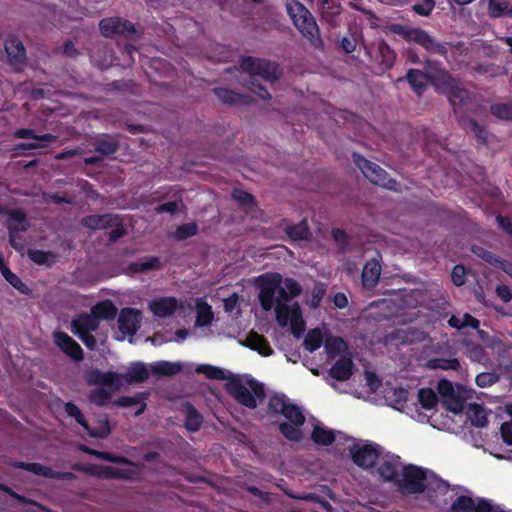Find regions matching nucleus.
<instances>
[{"mask_svg":"<svg viewBox=\"0 0 512 512\" xmlns=\"http://www.w3.org/2000/svg\"><path fill=\"white\" fill-rule=\"evenodd\" d=\"M212 91L222 104L228 106L248 104L251 101L249 95L237 93L225 87H215Z\"/></svg>","mask_w":512,"mask_h":512,"instance_id":"4be33fe9","label":"nucleus"},{"mask_svg":"<svg viewBox=\"0 0 512 512\" xmlns=\"http://www.w3.org/2000/svg\"><path fill=\"white\" fill-rule=\"evenodd\" d=\"M284 231L293 241L308 240L311 236L310 229L305 219L297 224L287 225Z\"/></svg>","mask_w":512,"mask_h":512,"instance_id":"f704fd0d","label":"nucleus"},{"mask_svg":"<svg viewBox=\"0 0 512 512\" xmlns=\"http://www.w3.org/2000/svg\"><path fill=\"white\" fill-rule=\"evenodd\" d=\"M87 382L90 385H105L114 389H118L121 385L118 373L113 371L103 372L98 368H94L89 372Z\"/></svg>","mask_w":512,"mask_h":512,"instance_id":"6ab92c4d","label":"nucleus"},{"mask_svg":"<svg viewBox=\"0 0 512 512\" xmlns=\"http://www.w3.org/2000/svg\"><path fill=\"white\" fill-rule=\"evenodd\" d=\"M92 146L94 151L101 154L103 157H110L119 150L120 143L116 136L102 134L94 139Z\"/></svg>","mask_w":512,"mask_h":512,"instance_id":"412c9836","label":"nucleus"},{"mask_svg":"<svg viewBox=\"0 0 512 512\" xmlns=\"http://www.w3.org/2000/svg\"><path fill=\"white\" fill-rule=\"evenodd\" d=\"M28 257L37 265L51 266L56 259V255L51 251L31 249L28 251Z\"/></svg>","mask_w":512,"mask_h":512,"instance_id":"49530a36","label":"nucleus"},{"mask_svg":"<svg viewBox=\"0 0 512 512\" xmlns=\"http://www.w3.org/2000/svg\"><path fill=\"white\" fill-rule=\"evenodd\" d=\"M283 416L288 420V422L296 425H304L306 420L301 408L290 402L287 405Z\"/></svg>","mask_w":512,"mask_h":512,"instance_id":"864d4df0","label":"nucleus"},{"mask_svg":"<svg viewBox=\"0 0 512 512\" xmlns=\"http://www.w3.org/2000/svg\"><path fill=\"white\" fill-rule=\"evenodd\" d=\"M89 401L99 407L105 406L112 398V393L103 387L92 390L88 396Z\"/></svg>","mask_w":512,"mask_h":512,"instance_id":"4d7b16f0","label":"nucleus"},{"mask_svg":"<svg viewBox=\"0 0 512 512\" xmlns=\"http://www.w3.org/2000/svg\"><path fill=\"white\" fill-rule=\"evenodd\" d=\"M114 405L119 407H131L135 405H139V408L135 412L136 416L141 415L144 413L147 405L144 402L143 398L140 395L135 396H121L118 399L114 401Z\"/></svg>","mask_w":512,"mask_h":512,"instance_id":"a18cd8bd","label":"nucleus"},{"mask_svg":"<svg viewBox=\"0 0 512 512\" xmlns=\"http://www.w3.org/2000/svg\"><path fill=\"white\" fill-rule=\"evenodd\" d=\"M395 486L404 495L422 494L427 489V470L414 464L403 465Z\"/></svg>","mask_w":512,"mask_h":512,"instance_id":"20e7f679","label":"nucleus"},{"mask_svg":"<svg viewBox=\"0 0 512 512\" xmlns=\"http://www.w3.org/2000/svg\"><path fill=\"white\" fill-rule=\"evenodd\" d=\"M54 341L57 347L76 362L82 361L84 353L81 346L67 333L57 331L54 333Z\"/></svg>","mask_w":512,"mask_h":512,"instance_id":"ddd939ff","label":"nucleus"},{"mask_svg":"<svg viewBox=\"0 0 512 512\" xmlns=\"http://www.w3.org/2000/svg\"><path fill=\"white\" fill-rule=\"evenodd\" d=\"M6 214H8L7 228L9 233H11L13 229H16L17 233H22L28 230L29 223L24 211L20 209H13L10 211L7 210Z\"/></svg>","mask_w":512,"mask_h":512,"instance_id":"c756f323","label":"nucleus"},{"mask_svg":"<svg viewBox=\"0 0 512 512\" xmlns=\"http://www.w3.org/2000/svg\"><path fill=\"white\" fill-rule=\"evenodd\" d=\"M151 374L154 376H174L183 369L181 362H170L165 360L155 361L149 365Z\"/></svg>","mask_w":512,"mask_h":512,"instance_id":"c85d7f7f","label":"nucleus"},{"mask_svg":"<svg viewBox=\"0 0 512 512\" xmlns=\"http://www.w3.org/2000/svg\"><path fill=\"white\" fill-rule=\"evenodd\" d=\"M381 274L380 262L376 259H371L366 262L362 270V284L366 288H373L379 281Z\"/></svg>","mask_w":512,"mask_h":512,"instance_id":"bb28decb","label":"nucleus"},{"mask_svg":"<svg viewBox=\"0 0 512 512\" xmlns=\"http://www.w3.org/2000/svg\"><path fill=\"white\" fill-rule=\"evenodd\" d=\"M352 158L354 164L371 183L391 191H398L400 189V184L395 179H392L378 164L367 160L359 153H353Z\"/></svg>","mask_w":512,"mask_h":512,"instance_id":"423d86ee","label":"nucleus"},{"mask_svg":"<svg viewBox=\"0 0 512 512\" xmlns=\"http://www.w3.org/2000/svg\"><path fill=\"white\" fill-rule=\"evenodd\" d=\"M342 6L339 2H332L328 6L321 7L322 18L332 24L335 18L341 14Z\"/></svg>","mask_w":512,"mask_h":512,"instance_id":"e2e57ef3","label":"nucleus"},{"mask_svg":"<svg viewBox=\"0 0 512 512\" xmlns=\"http://www.w3.org/2000/svg\"><path fill=\"white\" fill-rule=\"evenodd\" d=\"M232 196L242 206L252 207L255 204L254 196L249 192L235 189Z\"/></svg>","mask_w":512,"mask_h":512,"instance_id":"774afa93","label":"nucleus"},{"mask_svg":"<svg viewBox=\"0 0 512 512\" xmlns=\"http://www.w3.org/2000/svg\"><path fill=\"white\" fill-rule=\"evenodd\" d=\"M323 344V334L319 328L311 329L307 332L303 346L304 348L313 353L317 349H319Z\"/></svg>","mask_w":512,"mask_h":512,"instance_id":"37998d69","label":"nucleus"},{"mask_svg":"<svg viewBox=\"0 0 512 512\" xmlns=\"http://www.w3.org/2000/svg\"><path fill=\"white\" fill-rule=\"evenodd\" d=\"M162 268L160 258L157 256L146 257L143 260L130 262L126 271L128 274L136 275L148 271H157Z\"/></svg>","mask_w":512,"mask_h":512,"instance_id":"a878e982","label":"nucleus"},{"mask_svg":"<svg viewBox=\"0 0 512 512\" xmlns=\"http://www.w3.org/2000/svg\"><path fill=\"white\" fill-rule=\"evenodd\" d=\"M9 466L29 471L37 476H42L48 479H56L62 481H71L75 479V474L72 472L55 471L51 467L42 465L36 462H23L13 460L9 462Z\"/></svg>","mask_w":512,"mask_h":512,"instance_id":"1a4fd4ad","label":"nucleus"},{"mask_svg":"<svg viewBox=\"0 0 512 512\" xmlns=\"http://www.w3.org/2000/svg\"><path fill=\"white\" fill-rule=\"evenodd\" d=\"M439 69L433 72H423L419 69H409L405 79L409 83L412 90L419 96L423 94L427 87V81L437 86V82L434 79Z\"/></svg>","mask_w":512,"mask_h":512,"instance_id":"f8f14e48","label":"nucleus"},{"mask_svg":"<svg viewBox=\"0 0 512 512\" xmlns=\"http://www.w3.org/2000/svg\"><path fill=\"white\" fill-rule=\"evenodd\" d=\"M87 434L92 438L105 439L111 433V426L108 420L107 415H102L97 419V426L90 427L88 424V429H84Z\"/></svg>","mask_w":512,"mask_h":512,"instance_id":"4c0bfd02","label":"nucleus"},{"mask_svg":"<svg viewBox=\"0 0 512 512\" xmlns=\"http://www.w3.org/2000/svg\"><path fill=\"white\" fill-rule=\"evenodd\" d=\"M290 329L293 336L299 339L306 329V323L302 316V310L298 302L293 303V316L290 321Z\"/></svg>","mask_w":512,"mask_h":512,"instance_id":"e433bc0d","label":"nucleus"},{"mask_svg":"<svg viewBox=\"0 0 512 512\" xmlns=\"http://www.w3.org/2000/svg\"><path fill=\"white\" fill-rule=\"evenodd\" d=\"M118 215L112 213L88 215L82 218L83 227L91 230H103L112 227L117 223Z\"/></svg>","mask_w":512,"mask_h":512,"instance_id":"aec40b11","label":"nucleus"},{"mask_svg":"<svg viewBox=\"0 0 512 512\" xmlns=\"http://www.w3.org/2000/svg\"><path fill=\"white\" fill-rule=\"evenodd\" d=\"M259 302L265 311H269L275 304V294L278 299L289 301L302 293V286L293 278L282 279L279 273H265L258 277Z\"/></svg>","mask_w":512,"mask_h":512,"instance_id":"f257e3e1","label":"nucleus"},{"mask_svg":"<svg viewBox=\"0 0 512 512\" xmlns=\"http://www.w3.org/2000/svg\"><path fill=\"white\" fill-rule=\"evenodd\" d=\"M286 11L292 23L316 49H322L324 46L320 35V30L312 13L298 0H286Z\"/></svg>","mask_w":512,"mask_h":512,"instance_id":"f03ea898","label":"nucleus"},{"mask_svg":"<svg viewBox=\"0 0 512 512\" xmlns=\"http://www.w3.org/2000/svg\"><path fill=\"white\" fill-rule=\"evenodd\" d=\"M418 401L422 408L431 410L437 405L438 397L431 388H421L418 390Z\"/></svg>","mask_w":512,"mask_h":512,"instance_id":"8fccbe9b","label":"nucleus"},{"mask_svg":"<svg viewBox=\"0 0 512 512\" xmlns=\"http://www.w3.org/2000/svg\"><path fill=\"white\" fill-rule=\"evenodd\" d=\"M99 29L105 38H113L116 35L130 36L137 33L136 26L131 21L119 16L101 19Z\"/></svg>","mask_w":512,"mask_h":512,"instance_id":"6e6552de","label":"nucleus"},{"mask_svg":"<svg viewBox=\"0 0 512 512\" xmlns=\"http://www.w3.org/2000/svg\"><path fill=\"white\" fill-rule=\"evenodd\" d=\"M374 58L378 64V72L383 73L393 67L396 53L385 41H382L374 51Z\"/></svg>","mask_w":512,"mask_h":512,"instance_id":"a211bd4d","label":"nucleus"},{"mask_svg":"<svg viewBox=\"0 0 512 512\" xmlns=\"http://www.w3.org/2000/svg\"><path fill=\"white\" fill-rule=\"evenodd\" d=\"M185 428L190 432L198 431L203 423V417L198 410L189 402L185 404Z\"/></svg>","mask_w":512,"mask_h":512,"instance_id":"72a5a7b5","label":"nucleus"},{"mask_svg":"<svg viewBox=\"0 0 512 512\" xmlns=\"http://www.w3.org/2000/svg\"><path fill=\"white\" fill-rule=\"evenodd\" d=\"M64 410L69 417L75 419V421L83 428L88 429V422L85 419L83 413L79 407L73 402H64Z\"/></svg>","mask_w":512,"mask_h":512,"instance_id":"052dcab7","label":"nucleus"},{"mask_svg":"<svg viewBox=\"0 0 512 512\" xmlns=\"http://www.w3.org/2000/svg\"><path fill=\"white\" fill-rule=\"evenodd\" d=\"M449 483L439 478L434 473L427 470V489L426 492L436 494H446L449 490Z\"/></svg>","mask_w":512,"mask_h":512,"instance_id":"a19ab883","label":"nucleus"},{"mask_svg":"<svg viewBox=\"0 0 512 512\" xmlns=\"http://www.w3.org/2000/svg\"><path fill=\"white\" fill-rule=\"evenodd\" d=\"M354 363L349 357H341L330 368L329 376L337 381H347L353 374Z\"/></svg>","mask_w":512,"mask_h":512,"instance_id":"5701e85b","label":"nucleus"},{"mask_svg":"<svg viewBox=\"0 0 512 512\" xmlns=\"http://www.w3.org/2000/svg\"><path fill=\"white\" fill-rule=\"evenodd\" d=\"M246 346L252 350L257 351L262 356H271L273 349L269 341L261 334L251 331L246 338Z\"/></svg>","mask_w":512,"mask_h":512,"instance_id":"cd10ccee","label":"nucleus"},{"mask_svg":"<svg viewBox=\"0 0 512 512\" xmlns=\"http://www.w3.org/2000/svg\"><path fill=\"white\" fill-rule=\"evenodd\" d=\"M282 300L278 299V303L275 307L276 320L279 326L285 327L291 321L293 316V304L288 306L281 303Z\"/></svg>","mask_w":512,"mask_h":512,"instance_id":"3c124183","label":"nucleus"},{"mask_svg":"<svg viewBox=\"0 0 512 512\" xmlns=\"http://www.w3.org/2000/svg\"><path fill=\"white\" fill-rule=\"evenodd\" d=\"M303 425H296L291 422H280L278 429L280 433L289 441L300 442L303 439V431L301 429Z\"/></svg>","mask_w":512,"mask_h":512,"instance_id":"ea45409f","label":"nucleus"},{"mask_svg":"<svg viewBox=\"0 0 512 512\" xmlns=\"http://www.w3.org/2000/svg\"><path fill=\"white\" fill-rule=\"evenodd\" d=\"M324 347L329 355H336L346 348V342L341 337L332 336L326 339Z\"/></svg>","mask_w":512,"mask_h":512,"instance_id":"680f3d73","label":"nucleus"},{"mask_svg":"<svg viewBox=\"0 0 512 512\" xmlns=\"http://www.w3.org/2000/svg\"><path fill=\"white\" fill-rule=\"evenodd\" d=\"M86 471L103 479L132 480L135 474L133 470L103 465H92L88 467Z\"/></svg>","mask_w":512,"mask_h":512,"instance_id":"f3484780","label":"nucleus"},{"mask_svg":"<svg viewBox=\"0 0 512 512\" xmlns=\"http://www.w3.org/2000/svg\"><path fill=\"white\" fill-rule=\"evenodd\" d=\"M422 3H417L412 6L413 12L419 16L428 17L436 6V0H421Z\"/></svg>","mask_w":512,"mask_h":512,"instance_id":"69168bd1","label":"nucleus"},{"mask_svg":"<svg viewBox=\"0 0 512 512\" xmlns=\"http://www.w3.org/2000/svg\"><path fill=\"white\" fill-rule=\"evenodd\" d=\"M475 509V501L466 495H461L452 503L451 512H473Z\"/></svg>","mask_w":512,"mask_h":512,"instance_id":"6e6d98bb","label":"nucleus"},{"mask_svg":"<svg viewBox=\"0 0 512 512\" xmlns=\"http://www.w3.org/2000/svg\"><path fill=\"white\" fill-rule=\"evenodd\" d=\"M468 128L474 133L480 143L485 144L487 142L488 131L484 126L479 125L476 120L470 119L468 121Z\"/></svg>","mask_w":512,"mask_h":512,"instance_id":"338daca9","label":"nucleus"},{"mask_svg":"<svg viewBox=\"0 0 512 512\" xmlns=\"http://www.w3.org/2000/svg\"><path fill=\"white\" fill-rule=\"evenodd\" d=\"M118 309L111 300H104L95 304L91 313L94 315L96 320H113L117 315Z\"/></svg>","mask_w":512,"mask_h":512,"instance_id":"7c9ffc66","label":"nucleus"},{"mask_svg":"<svg viewBox=\"0 0 512 512\" xmlns=\"http://www.w3.org/2000/svg\"><path fill=\"white\" fill-rule=\"evenodd\" d=\"M149 378V370L143 362H134L128 369L126 381L128 383H143Z\"/></svg>","mask_w":512,"mask_h":512,"instance_id":"473e14b6","label":"nucleus"},{"mask_svg":"<svg viewBox=\"0 0 512 512\" xmlns=\"http://www.w3.org/2000/svg\"><path fill=\"white\" fill-rule=\"evenodd\" d=\"M197 373L204 374L208 379L225 380V371L217 366L201 364L196 368Z\"/></svg>","mask_w":512,"mask_h":512,"instance_id":"5fc2aeb1","label":"nucleus"},{"mask_svg":"<svg viewBox=\"0 0 512 512\" xmlns=\"http://www.w3.org/2000/svg\"><path fill=\"white\" fill-rule=\"evenodd\" d=\"M251 391L242 383L237 376L228 378L225 388L228 394L233 397L239 404L255 409L258 400H263L266 396L264 385L252 378L248 381Z\"/></svg>","mask_w":512,"mask_h":512,"instance_id":"7ed1b4c3","label":"nucleus"},{"mask_svg":"<svg viewBox=\"0 0 512 512\" xmlns=\"http://www.w3.org/2000/svg\"><path fill=\"white\" fill-rule=\"evenodd\" d=\"M243 86L251 90L262 100H268L271 98L269 91L263 86L257 78L251 77L242 83Z\"/></svg>","mask_w":512,"mask_h":512,"instance_id":"13d9d810","label":"nucleus"},{"mask_svg":"<svg viewBox=\"0 0 512 512\" xmlns=\"http://www.w3.org/2000/svg\"><path fill=\"white\" fill-rule=\"evenodd\" d=\"M400 457L396 455H386L378 467V473L385 482L396 484L401 471Z\"/></svg>","mask_w":512,"mask_h":512,"instance_id":"dca6fc26","label":"nucleus"},{"mask_svg":"<svg viewBox=\"0 0 512 512\" xmlns=\"http://www.w3.org/2000/svg\"><path fill=\"white\" fill-rule=\"evenodd\" d=\"M214 315L212 311V307L206 302H201L197 304V312H196V321L195 325L197 327H205L209 326L213 321Z\"/></svg>","mask_w":512,"mask_h":512,"instance_id":"79ce46f5","label":"nucleus"},{"mask_svg":"<svg viewBox=\"0 0 512 512\" xmlns=\"http://www.w3.org/2000/svg\"><path fill=\"white\" fill-rule=\"evenodd\" d=\"M425 366L431 370L459 371L461 369L460 361L457 358H431L427 360Z\"/></svg>","mask_w":512,"mask_h":512,"instance_id":"c9c22d12","label":"nucleus"},{"mask_svg":"<svg viewBox=\"0 0 512 512\" xmlns=\"http://www.w3.org/2000/svg\"><path fill=\"white\" fill-rule=\"evenodd\" d=\"M468 416L471 424L475 427L482 428L488 424L486 411L481 404L470 403L468 407Z\"/></svg>","mask_w":512,"mask_h":512,"instance_id":"58836bf2","label":"nucleus"},{"mask_svg":"<svg viewBox=\"0 0 512 512\" xmlns=\"http://www.w3.org/2000/svg\"><path fill=\"white\" fill-rule=\"evenodd\" d=\"M99 322L91 313H82L74 318L71 322V331L73 334L78 335L87 332H94L98 329Z\"/></svg>","mask_w":512,"mask_h":512,"instance_id":"b1692460","label":"nucleus"},{"mask_svg":"<svg viewBox=\"0 0 512 512\" xmlns=\"http://www.w3.org/2000/svg\"><path fill=\"white\" fill-rule=\"evenodd\" d=\"M311 439L316 445L329 446L334 443L336 436L333 430L316 424L311 432Z\"/></svg>","mask_w":512,"mask_h":512,"instance_id":"2f4dec72","label":"nucleus"},{"mask_svg":"<svg viewBox=\"0 0 512 512\" xmlns=\"http://www.w3.org/2000/svg\"><path fill=\"white\" fill-rule=\"evenodd\" d=\"M490 113L504 121H512V102L493 103L490 105Z\"/></svg>","mask_w":512,"mask_h":512,"instance_id":"603ef678","label":"nucleus"},{"mask_svg":"<svg viewBox=\"0 0 512 512\" xmlns=\"http://www.w3.org/2000/svg\"><path fill=\"white\" fill-rule=\"evenodd\" d=\"M352 461L361 468H373L380 457V451L375 444L358 445L354 443L349 447Z\"/></svg>","mask_w":512,"mask_h":512,"instance_id":"9d476101","label":"nucleus"},{"mask_svg":"<svg viewBox=\"0 0 512 512\" xmlns=\"http://www.w3.org/2000/svg\"><path fill=\"white\" fill-rule=\"evenodd\" d=\"M141 312L135 308H123L118 317L119 330L129 336L136 334L140 327Z\"/></svg>","mask_w":512,"mask_h":512,"instance_id":"4468645a","label":"nucleus"},{"mask_svg":"<svg viewBox=\"0 0 512 512\" xmlns=\"http://www.w3.org/2000/svg\"><path fill=\"white\" fill-rule=\"evenodd\" d=\"M407 38L414 43L422 46L426 51L439 55H446L447 48L445 45L436 41L431 35H429L424 29L413 28L407 33Z\"/></svg>","mask_w":512,"mask_h":512,"instance_id":"9b49d317","label":"nucleus"},{"mask_svg":"<svg viewBox=\"0 0 512 512\" xmlns=\"http://www.w3.org/2000/svg\"><path fill=\"white\" fill-rule=\"evenodd\" d=\"M239 66L249 78L261 77L269 82L277 81L282 74L278 63L264 58L243 56L239 59Z\"/></svg>","mask_w":512,"mask_h":512,"instance_id":"39448f33","label":"nucleus"},{"mask_svg":"<svg viewBox=\"0 0 512 512\" xmlns=\"http://www.w3.org/2000/svg\"><path fill=\"white\" fill-rule=\"evenodd\" d=\"M5 51L8 62L13 67H19L25 63L26 51L22 41L15 35H9L5 40Z\"/></svg>","mask_w":512,"mask_h":512,"instance_id":"2eb2a0df","label":"nucleus"},{"mask_svg":"<svg viewBox=\"0 0 512 512\" xmlns=\"http://www.w3.org/2000/svg\"><path fill=\"white\" fill-rule=\"evenodd\" d=\"M97 458L100 460L108 461V462L115 463V464H123V465H130V466L134 465V463L127 457H124L121 455H116V454H113V453L107 452V451H99V453H97Z\"/></svg>","mask_w":512,"mask_h":512,"instance_id":"0e129e2a","label":"nucleus"},{"mask_svg":"<svg viewBox=\"0 0 512 512\" xmlns=\"http://www.w3.org/2000/svg\"><path fill=\"white\" fill-rule=\"evenodd\" d=\"M198 233V225L195 222L185 223L177 226L174 237L181 241L195 236Z\"/></svg>","mask_w":512,"mask_h":512,"instance_id":"bf43d9fd","label":"nucleus"},{"mask_svg":"<svg viewBox=\"0 0 512 512\" xmlns=\"http://www.w3.org/2000/svg\"><path fill=\"white\" fill-rule=\"evenodd\" d=\"M508 12V1L488 0L487 13L490 18L497 19L501 17H508Z\"/></svg>","mask_w":512,"mask_h":512,"instance_id":"de8ad7c7","label":"nucleus"},{"mask_svg":"<svg viewBox=\"0 0 512 512\" xmlns=\"http://www.w3.org/2000/svg\"><path fill=\"white\" fill-rule=\"evenodd\" d=\"M434 79L437 82V86L448 94L449 101L453 106H462L464 104L468 92L459 86L458 82L448 71L439 69Z\"/></svg>","mask_w":512,"mask_h":512,"instance_id":"0eeeda50","label":"nucleus"},{"mask_svg":"<svg viewBox=\"0 0 512 512\" xmlns=\"http://www.w3.org/2000/svg\"><path fill=\"white\" fill-rule=\"evenodd\" d=\"M289 404L288 399L283 394H274L269 398L268 401V412L271 415H282L285 412L287 405Z\"/></svg>","mask_w":512,"mask_h":512,"instance_id":"09e8293b","label":"nucleus"},{"mask_svg":"<svg viewBox=\"0 0 512 512\" xmlns=\"http://www.w3.org/2000/svg\"><path fill=\"white\" fill-rule=\"evenodd\" d=\"M177 300L174 297H163L153 300L149 307L152 313L160 318L173 315L177 309Z\"/></svg>","mask_w":512,"mask_h":512,"instance_id":"393cba45","label":"nucleus"},{"mask_svg":"<svg viewBox=\"0 0 512 512\" xmlns=\"http://www.w3.org/2000/svg\"><path fill=\"white\" fill-rule=\"evenodd\" d=\"M466 397L458 392H453L451 396H448L442 401L444 407L454 414H459L464 410Z\"/></svg>","mask_w":512,"mask_h":512,"instance_id":"c03bdc74","label":"nucleus"}]
</instances>
